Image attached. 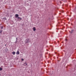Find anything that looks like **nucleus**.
Listing matches in <instances>:
<instances>
[{
	"mask_svg": "<svg viewBox=\"0 0 76 76\" xmlns=\"http://www.w3.org/2000/svg\"><path fill=\"white\" fill-rule=\"evenodd\" d=\"M15 17L16 18H17V19L18 21H19L20 20L19 19H20V20H22V18H20V17H19V15L18 14H16L15 15Z\"/></svg>",
	"mask_w": 76,
	"mask_h": 76,
	"instance_id": "f257e3e1",
	"label": "nucleus"
},
{
	"mask_svg": "<svg viewBox=\"0 0 76 76\" xmlns=\"http://www.w3.org/2000/svg\"><path fill=\"white\" fill-rule=\"evenodd\" d=\"M25 41L26 44V43H29V42H30V41H29V39H26V40Z\"/></svg>",
	"mask_w": 76,
	"mask_h": 76,
	"instance_id": "f03ea898",
	"label": "nucleus"
},
{
	"mask_svg": "<svg viewBox=\"0 0 76 76\" xmlns=\"http://www.w3.org/2000/svg\"><path fill=\"white\" fill-rule=\"evenodd\" d=\"M16 53V54H19V50H18Z\"/></svg>",
	"mask_w": 76,
	"mask_h": 76,
	"instance_id": "7ed1b4c3",
	"label": "nucleus"
},
{
	"mask_svg": "<svg viewBox=\"0 0 76 76\" xmlns=\"http://www.w3.org/2000/svg\"><path fill=\"white\" fill-rule=\"evenodd\" d=\"M33 31H35V30H36V29L35 28V27H34L33 28Z\"/></svg>",
	"mask_w": 76,
	"mask_h": 76,
	"instance_id": "20e7f679",
	"label": "nucleus"
},
{
	"mask_svg": "<svg viewBox=\"0 0 76 76\" xmlns=\"http://www.w3.org/2000/svg\"><path fill=\"white\" fill-rule=\"evenodd\" d=\"M15 52H13L12 53V54H13V55H15Z\"/></svg>",
	"mask_w": 76,
	"mask_h": 76,
	"instance_id": "39448f33",
	"label": "nucleus"
},
{
	"mask_svg": "<svg viewBox=\"0 0 76 76\" xmlns=\"http://www.w3.org/2000/svg\"><path fill=\"white\" fill-rule=\"evenodd\" d=\"M3 32V30H0V34H1L2 33V32Z\"/></svg>",
	"mask_w": 76,
	"mask_h": 76,
	"instance_id": "423d86ee",
	"label": "nucleus"
},
{
	"mask_svg": "<svg viewBox=\"0 0 76 76\" xmlns=\"http://www.w3.org/2000/svg\"><path fill=\"white\" fill-rule=\"evenodd\" d=\"M3 70V69L1 68H0V71H1Z\"/></svg>",
	"mask_w": 76,
	"mask_h": 76,
	"instance_id": "0eeeda50",
	"label": "nucleus"
},
{
	"mask_svg": "<svg viewBox=\"0 0 76 76\" xmlns=\"http://www.w3.org/2000/svg\"><path fill=\"white\" fill-rule=\"evenodd\" d=\"M73 30H72L71 32H70L72 34V33H73Z\"/></svg>",
	"mask_w": 76,
	"mask_h": 76,
	"instance_id": "6e6552de",
	"label": "nucleus"
},
{
	"mask_svg": "<svg viewBox=\"0 0 76 76\" xmlns=\"http://www.w3.org/2000/svg\"><path fill=\"white\" fill-rule=\"evenodd\" d=\"M26 64V63H24V66H26V65H25V64Z\"/></svg>",
	"mask_w": 76,
	"mask_h": 76,
	"instance_id": "1a4fd4ad",
	"label": "nucleus"
},
{
	"mask_svg": "<svg viewBox=\"0 0 76 76\" xmlns=\"http://www.w3.org/2000/svg\"><path fill=\"white\" fill-rule=\"evenodd\" d=\"M3 26H2V27L1 28V29H3Z\"/></svg>",
	"mask_w": 76,
	"mask_h": 76,
	"instance_id": "9d476101",
	"label": "nucleus"
},
{
	"mask_svg": "<svg viewBox=\"0 0 76 76\" xmlns=\"http://www.w3.org/2000/svg\"><path fill=\"white\" fill-rule=\"evenodd\" d=\"M22 61H23V60H24V59H23V58H22Z\"/></svg>",
	"mask_w": 76,
	"mask_h": 76,
	"instance_id": "9b49d317",
	"label": "nucleus"
},
{
	"mask_svg": "<svg viewBox=\"0 0 76 76\" xmlns=\"http://www.w3.org/2000/svg\"><path fill=\"white\" fill-rule=\"evenodd\" d=\"M27 64H26L25 66H26V65H27Z\"/></svg>",
	"mask_w": 76,
	"mask_h": 76,
	"instance_id": "f8f14e48",
	"label": "nucleus"
},
{
	"mask_svg": "<svg viewBox=\"0 0 76 76\" xmlns=\"http://www.w3.org/2000/svg\"><path fill=\"white\" fill-rule=\"evenodd\" d=\"M62 13H63V11H62Z\"/></svg>",
	"mask_w": 76,
	"mask_h": 76,
	"instance_id": "ddd939ff",
	"label": "nucleus"
},
{
	"mask_svg": "<svg viewBox=\"0 0 76 76\" xmlns=\"http://www.w3.org/2000/svg\"><path fill=\"white\" fill-rule=\"evenodd\" d=\"M66 41H67V39H65Z\"/></svg>",
	"mask_w": 76,
	"mask_h": 76,
	"instance_id": "4468645a",
	"label": "nucleus"
},
{
	"mask_svg": "<svg viewBox=\"0 0 76 76\" xmlns=\"http://www.w3.org/2000/svg\"><path fill=\"white\" fill-rule=\"evenodd\" d=\"M17 38H16V41H17Z\"/></svg>",
	"mask_w": 76,
	"mask_h": 76,
	"instance_id": "2eb2a0df",
	"label": "nucleus"
},
{
	"mask_svg": "<svg viewBox=\"0 0 76 76\" xmlns=\"http://www.w3.org/2000/svg\"><path fill=\"white\" fill-rule=\"evenodd\" d=\"M5 45V46L6 45Z\"/></svg>",
	"mask_w": 76,
	"mask_h": 76,
	"instance_id": "dca6fc26",
	"label": "nucleus"
},
{
	"mask_svg": "<svg viewBox=\"0 0 76 76\" xmlns=\"http://www.w3.org/2000/svg\"><path fill=\"white\" fill-rule=\"evenodd\" d=\"M50 57H51V55H50Z\"/></svg>",
	"mask_w": 76,
	"mask_h": 76,
	"instance_id": "f3484780",
	"label": "nucleus"
}]
</instances>
